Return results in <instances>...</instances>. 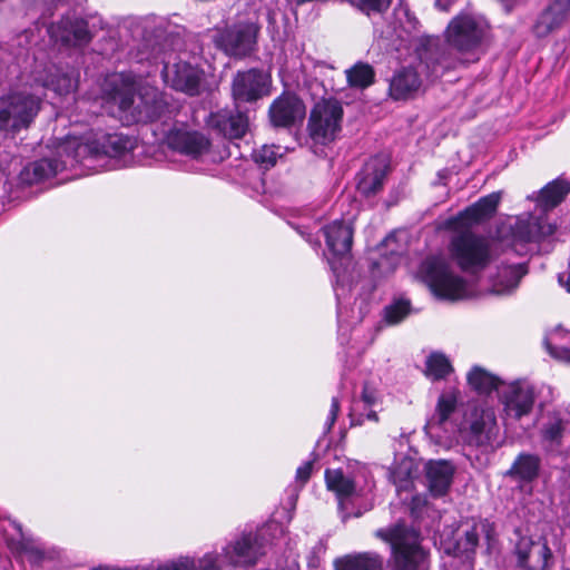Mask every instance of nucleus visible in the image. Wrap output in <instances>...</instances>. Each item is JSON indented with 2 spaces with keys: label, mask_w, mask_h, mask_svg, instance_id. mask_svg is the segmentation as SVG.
<instances>
[{
  "label": "nucleus",
  "mask_w": 570,
  "mask_h": 570,
  "mask_svg": "<svg viewBox=\"0 0 570 570\" xmlns=\"http://www.w3.org/2000/svg\"><path fill=\"white\" fill-rule=\"evenodd\" d=\"M394 23L382 31V37L390 46L401 49L414 48L413 62L397 68L389 79V97L394 101L414 99L422 90L423 79L435 80L445 71L455 68V61L445 53L438 42L430 37L419 38L414 32L419 21L407 8L400 6L394 9Z\"/></svg>",
  "instance_id": "1"
},
{
  "label": "nucleus",
  "mask_w": 570,
  "mask_h": 570,
  "mask_svg": "<svg viewBox=\"0 0 570 570\" xmlns=\"http://www.w3.org/2000/svg\"><path fill=\"white\" fill-rule=\"evenodd\" d=\"M141 24L144 40L137 50L136 60L151 67L146 75H151L161 66V77L168 87L190 97L199 96L205 90V72L177 52L181 38L176 26L156 16L146 17Z\"/></svg>",
  "instance_id": "2"
},
{
  "label": "nucleus",
  "mask_w": 570,
  "mask_h": 570,
  "mask_svg": "<svg viewBox=\"0 0 570 570\" xmlns=\"http://www.w3.org/2000/svg\"><path fill=\"white\" fill-rule=\"evenodd\" d=\"M78 82L79 71L75 67L36 62L20 88L0 96V132L13 136L29 128L47 90L67 96L76 91Z\"/></svg>",
  "instance_id": "3"
},
{
  "label": "nucleus",
  "mask_w": 570,
  "mask_h": 570,
  "mask_svg": "<svg viewBox=\"0 0 570 570\" xmlns=\"http://www.w3.org/2000/svg\"><path fill=\"white\" fill-rule=\"evenodd\" d=\"M500 198L499 193L489 194L445 220V228L455 232L448 245L449 254L463 272L478 274L497 257L494 242L470 228L491 218Z\"/></svg>",
  "instance_id": "4"
},
{
  "label": "nucleus",
  "mask_w": 570,
  "mask_h": 570,
  "mask_svg": "<svg viewBox=\"0 0 570 570\" xmlns=\"http://www.w3.org/2000/svg\"><path fill=\"white\" fill-rule=\"evenodd\" d=\"M100 106L129 126L156 120L164 101L157 88L138 85L131 75L121 72L105 79Z\"/></svg>",
  "instance_id": "5"
},
{
  "label": "nucleus",
  "mask_w": 570,
  "mask_h": 570,
  "mask_svg": "<svg viewBox=\"0 0 570 570\" xmlns=\"http://www.w3.org/2000/svg\"><path fill=\"white\" fill-rule=\"evenodd\" d=\"M136 144L135 138L121 132L99 131L85 141L69 139L68 149L72 147V159L87 168L119 169L131 163Z\"/></svg>",
  "instance_id": "6"
},
{
  "label": "nucleus",
  "mask_w": 570,
  "mask_h": 570,
  "mask_svg": "<svg viewBox=\"0 0 570 570\" xmlns=\"http://www.w3.org/2000/svg\"><path fill=\"white\" fill-rule=\"evenodd\" d=\"M330 256L327 262L335 276L333 288L337 301L338 340L346 343L343 325L344 301L352 292V282L346 275L345 262H350L353 245L354 226L352 220L335 219L322 228Z\"/></svg>",
  "instance_id": "7"
},
{
  "label": "nucleus",
  "mask_w": 570,
  "mask_h": 570,
  "mask_svg": "<svg viewBox=\"0 0 570 570\" xmlns=\"http://www.w3.org/2000/svg\"><path fill=\"white\" fill-rule=\"evenodd\" d=\"M478 547H485L489 554L499 549L497 525L490 519L471 518L460 524L455 539L445 547V551L452 554L450 567L454 568L460 562L463 570H472Z\"/></svg>",
  "instance_id": "8"
},
{
  "label": "nucleus",
  "mask_w": 570,
  "mask_h": 570,
  "mask_svg": "<svg viewBox=\"0 0 570 570\" xmlns=\"http://www.w3.org/2000/svg\"><path fill=\"white\" fill-rule=\"evenodd\" d=\"M375 535L391 544L392 570H428L430 553L417 530L399 523L376 530Z\"/></svg>",
  "instance_id": "9"
},
{
  "label": "nucleus",
  "mask_w": 570,
  "mask_h": 570,
  "mask_svg": "<svg viewBox=\"0 0 570 570\" xmlns=\"http://www.w3.org/2000/svg\"><path fill=\"white\" fill-rule=\"evenodd\" d=\"M487 30L488 26L482 19L471 14H460L451 20L445 32L448 45L456 50L460 58L453 57L444 46L438 45L455 61V67L460 62H475L482 53V43L487 36ZM434 40L439 42L436 39Z\"/></svg>",
  "instance_id": "10"
},
{
  "label": "nucleus",
  "mask_w": 570,
  "mask_h": 570,
  "mask_svg": "<svg viewBox=\"0 0 570 570\" xmlns=\"http://www.w3.org/2000/svg\"><path fill=\"white\" fill-rule=\"evenodd\" d=\"M417 275L440 299L459 301L470 294L465 278L459 275L442 255L428 256L421 263Z\"/></svg>",
  "instance_id": "11"
},
{
  "label": "nucleus",
  "mask_w": 570,
  "mask_h": 570,
  "mask_svg": "<svg viewBox=\"0 0 570 570\" xmlns=\"http://www.w3.org/2000/svg\"><path fill=\"white\" fill-rule=\"evenodd\" d=\"M282 531L278 523L271 522L255 531L242 532L222 549L225 563L234 567L254 566L265 553L266 546L272 543L269 537Z\"/></svg>",
  "instance_id": "12"
},
{
  "label": "nucleus",
  "mask_w": 570,
  "mask_h": 570,
  "mask_svg": "<svg viewBox=\"0 0 570 570\" xmlns=\"http://www.w3.org/2000/svg\"><path fill=\"white\" fill-rule=\"evenodd\" d=\"M342 104L333 98L323 99L311 110L307 131L314 145L326 146L333 142L342 129Z\"/></svg>",
  "instance_id": "13"
},
{
  "label": "nucleus",
  "mask_w": 570,
  "mask_h": 570,
  "mask_svg": "<svg viewBox=\"0 0 570 570\" xmlns=\"http://www.w3.org/2000/svg\"><path fill=\"white\" fill-rule=\"evenodd\" d=\"M459 431L470 444L490 445L499 432L494 409L485 403L469 402Z\"/></svg>",
  "instance_id": "14"
},
{
  "label": "nucleus",
  "mask_w": 570,
  "mask_h": 570,
  "mask_svg": "<svg viewBox=\"0 0 570 570\" xmlns=\"http://www.w3.org/2000/svg\"><path fill=\"white\" fill-rule=\"evenodd\" d=\"M517 539L512 549L518 570H552L554 556L547 538L528 535L515 531Z\"/></svg>",
  "instance_id": "15"
},
{
  "label": "nucleus",
  "mask_w": 570,
  "mask_h": 570,
  "mask_svg": "<svg viewBox=\"0 0 570 570\" xmlns=\"http://www.w3.org/2000/svg\"><path fill=\"white\" fill-rule=\"evenodd\" d=\"M261 26L256 21H238L213 36L215 46L227 56L244 58L256 50Z\"/></svg>",
  "instance_id": "16"
},
{
  "label": "nucleus",
  "mask_w": 570,
  "mask_h": 570,
  "mask_svg": "<svg viewBox=\"0 0 570 570\" xmlns=\"http://www.w3.org/2000/svg\"><path fill=\"white\" fill-rule=\"evenodd\" d=\"M499 400L502 404L504 423L512 424L532 412L535 394L533 387L527 381L517 380L502 386Z\"/></svg>",
  "instance_id": "17"
},
{
  "label": "nucleus",
  "mask_w": 570,
  "mask_h": 570,
  "mask_svg": "<svg viewBox=\"0 0 570 570\" xmlns=\"http://www.w3.org/2000/svg\"><path fill=\"white\" fill-rule=\"evenodd\" d=\"M164 142L170 150L191 159L202 158L210 147V141L204 134L193 130L183 122L171 126L165 135Z\"/></svg>",
  "instance_id": "18"
},
{
  "label": "nucleus",
  "mask_w": 570,
  "mask_h": 570,
  "mask_svg": "<svg viewBox=\"0 0 570 570\" xmlns=\"http://www.w3.org/2000/svg\"><path fill=\"white\" fill-rule=\"evenodd\" d=\"M271 77L257 68L237 71L232 81L236 102H255L269 94Z\"/></svg>",
  "instance_id": "19"
},
{
  "label": "nucleus",
  "mask_w": 570,
  "mask_h": 570,
  "mask_svg": "<svg viewBox=\"0 0 570 570\" xmlns=\"http://www.w3.org/2000/svg\"><path fill=\"white\" fill-rule=\"evenodd\" d=\"M50 37L65 46L83 47L92 38L88 21L76 12H67L48 29Z\"/></svg>",
  "instance_id": "20"
},
{
  "label": "nucleus",
  "mask_w": 570,
  "mask_h": 570,
  "mask_svg": "<svg viewBox=\"0 0 570 570\" xmlns=\"http://www.w3.org/2000/svg\"><path fill=\"white\" fill-rule=\"evenodd\" d=\"M389 170L390 164L385 156L371 157L356 175L357 193L366 199L379 195L384 188Z\"/></svg>",
  "instance_id": "21"
},
{
  "label": "nucleus",
  "mask_w": 570,
  "mask_h": 570,
  "mask_svg": "<svg viewBox=\"0 0 570 570\" xmlns=\"http://www.w3.org/2000/svg\"><path fill=\"white\" fill-rule=\"evenodd\" d=\"M458 400L459 392L454 390L440 395L435 412L429 417L425 424V430L431 436L441 438V431L450 434H454L459 431L460 425L452 420L456 410Z\"/></svg>",
  "instance_id": "22"
},
{
  "label": "nucleus",
  "mask_w": 570,
  "mask_h": 570,
  "mask_svg": "<svg viewBox=\"0 0 570 570\" xmlns=\"http://www.w3.org/2000/svg\"><path fill=\"white\" fill-rule=\"evenodd\" d=\"M570 17V0L551 1L535 18L531 31L544 39L563 28Z\"/></svg>",
  "instance_id": "23"
},
{
  "label": "nucleus",
  "mask_w": 570,
  "mask_h": 570,
  "mask_svg": "<svg viewBox=\"0 0 570 570\" xmlns=\"http://www.w3.org/2000/svg\"><path fill=\"white\" fill-rule=\"evenodd\" d=\"M305 114L304 102L294 94L281 95L268 109L271 122L277 128H291L301 124Z\"/></svg>",
  "instance_id": "24"
},
{
  "label": "nucleus",
  "mask_w": 570,
  "mask_h": 570,
  "mask_svg": "<svg viewBox=\"0 0 570 570\" xmlns=\"http://www.w3.org/2000/svg\"><path fill=\"white\" fill-rule=\"evenodd\" d=\"M62 150L67 155L66 160H59L57 158H42L24 166L19 174L20 183L26 185L41 183L56 176L68 166H73L77 164L71 157L72 147L68 149V141L62 147Z\"/></svg>",
  "instance_id": "25"
},
{
  "label": "nucleus",
  "mask_w": 570,
  "mask_h": 570,
  "mask_svg": "<svg viewBox=\"0 0 570 570\" xmlns=\"http://www.w3.org/2000/svg\"><path fill=\"white\" fill-rule=\"evenodd\" d=\"M223 553L209 551L199 558L180 556L157 566H138L134 570H223L225 566Z\"/></svg>",
  "instance_id": "26"
},
{
  "label": "nucleus",
  "mask_w": 570,
  "mask_h": 570,
  "mask_svg": "<svg viewBox=\"0 0 570 570\" xmlns=\"http://www.w3.org/2000/svg\"><path fill=\"white\" fill-rule=\"evenodd\" d=\"M541 459L539 455L528 452L520 453L505 472V476L517 483L521 489H532V484L540 475Z\"/></svg>",
  "instance_id": "27"
},
{
  "label": "nucleus",
  "mask_w": 570,
  "mask_h": 570,
  "mask_svg": "<svg viewBox=\"0 0 570 570\" xmlns=\"http://www.w3.org/2000/svg\"><path fill=\"white\" fill-rule=\"evenodd\" d=\"M208 126L226 138L237 139L245 135L248 119L239 111L220 109L209 115Z\"/></svg>",
  "instance_id": "28"
},
{
  "label": "nucleus",
  "mask_w": 570,
  "mask_h": 570,
  "mask_svg": "<svg viewBox=\"0 0 570 570\" xmlns=\"http://www.w3.org/2000/svg\"><path fill=\"white\" fill-rule=\"evenodd\" d=\"M567 421L560 413L549 412L543 415L539 428V439L544 451L559 452L566 435Z\"/></svg>",
  "instance_id": "29"
},
{
  "label": "nucleus",
  "mask_w": 570,
  "mask_h": 570,
  "mask_svg": "<svg viewBox=\"0 0 570 570\" xmlns=\"http://www.w3.org/2000/svg\"><path fill=\"white\" fill-rule=\"evenodd\" d=\"M455 468L446 460L429 461L425 464V476L430 493L443 497L448 493L454 476Z\"/></svg>",
  "instance_id": "30"
},
{
  "label": "nucleus",
  "mask_w": 570,
  "mask_h": 570,
  "mask_svg": "<svg viewBox=\"0 0 570 570\" xmlns=\"http://www.w3.org/2000/svg\"><path fill=\"white\" fill-rule=\"evenodd\" d=\"M528 273L524 264H508L501 262L497 267V273L491 279L492 291L499 295L510 294L514 291L521 278Z\"/></svg>",
  "instance_id": "31"
},
{
  "label": "nucleus",
  "mask_w": 570,
  "mask_h": 570,
  "mask_svg": "<svg viewBox=\"0 0 570 570\" xmlns=\"http://www.w3.org/2000/svg\"><path fill=\"white\" fill-rule=\"evenodd\" d=\"M384 559L376 552L352 553L335 560V570H383Z\"/></svg>",
  "instance_id": "32"
},
{
  "label": "nucleus",
  "mask_w": 570,
  "mask_h": 570,
  "mask_svg": "<svg viewBox=\"0 0 570 570\" xmlns=\"http://www.w3.org/2000/svg\"><path fill=\"white\" fill-rule=\"evenodd\" d=\"M569 193L570 183L566 179L557 178L539 191L535 200L543 210H549L558 206Z\"/></svg>",
  "instance_id": "33"
},
{
  "label": "nucleus",
  "mask_w": 570,
  "mask_h": 570,
  "mask_svg": "<svg viewBox=\"0 0 570 570\" xmlns=\"http://www.w3.org/2000/svg\"><path fill=\"white\" fill-rule=\"evenodd\" d=\"M554 233V226L542 224L539 219L529 217L519 219L515 224L514 235L523 243L537 242Z\"/></svg>",
  "instance_id": "34"
},
{
  "label": "nucleus",
  "mask_w": 570,
  "mask_h": 570,
  "mask_svg": "<svg viewBox=\"0 0 570 570\" xmlns=\"http://www.w3.org/2000/svg\"><path fill=\"white\" fill-rule=\"evenodd\" d=\"M468 383L476 393L485 395L493 391H498L500 393V390L504 385L498 376L476 365L469 372Z\"/></svg>",
  "instance_id": "35"
},
{
  "label": "nucleus",
  "mask_w": 570,
  "mask_h": 570,
  "mask_svg": "<svg viewBox=\"0 0 570 570\" xmlns=\"http://www.w3.org/2000/svg\"><path fill=\"white\" fill-rule=\"evenodd\" d=\"M325 482L328 490L336 493L341 507H343L345 500H350L354 494V483L341 470L327 469L325 471Z\"/></svg>",
  "instance_id": "36"
},
{
  "label": "nucleus",
  "mask_w": 570,
  "mask_h": 570,
  "mask_svg": "<svg viewBox=\"0 0 570 570\" xmlns=\"http://www.w3.org/2000/svg\"><path fill=\"white\" fill-rule=\"evenodd\" d=\"M568 332L558 326L547 334L544 345L548 353L556 360L570 363V346L566 345L564 338Z\"/></svg>",
  "instance_id": "37"
},
{
  "label": "nucleus",
  "mask_w": 570,
  "mask_h": 570,
  "mask_svg": "<svg viewBox=\"0 0 570 570\" xmlns=\"http://www.w3.org/2000/svg\"><path fill=\"white\" fill-rule=\"evenodd\" d=\"M345 73L348 85L354 88H367L375 79V71L373 67L362 61H358L350 69H346Z\"/></svg>",
  "instance_id": "38"
},
{
  "label": "nucleus",
  "mask_w": 570,
  "mask_h": 570,
  "mask_svg": "<svg viewBox=\"0 0 570 570\" xmlns=\"http://www.w3.org/2000/svg\"><path fill=\"white\" fill-rule=\"evenodd\" d=\"M425 373L434 381L445 379L452 371L449 358L441 353H432L425 363Z\"/></svg>",
  "instance_id": "39"
},
{
  "label": "nucleus",
  "mask_w": 570,
  "mask_h": 570,
  "mask_svg": "<svg viewBox=\"0 0 570 570\" xmlns=\"http://www.w3.org/2000/svg\"><path fill=\"white\" fill-rule=\"evenodd\" d=\"M380 411L374 406H361L356 410V400H353L348 413L351 426H361L367 421L377 423Z\"/></svg>",
  "instance_id": "40"
},
{
  "label": "nucleus",
  "mask_w": 570,
  "mask_h": 570,
  "mask_svg": "<svg viewBox=\"0 0 570 570\" xmlns=\"http://www.w3.org/2000/svg\"><path fill=\"white\" fill-rule=\"evenodd\" d=\"M410 313V302L397 299L384 308V321L389 325L402 322Z\"/></svg>",
  "instance_id": "41"
},
{
  "label": "nucleus",
  "mask_w": 570,
  "mask_h": 570,
  "mask_svg": "<svg viewBox=\"0 0 570 570\" xmlns=\"http://www.w3.org/2000/svg\"><path fill=\"white\" fill-rule=\"evenodd\" d=\"M279 149V146L264 145L253 151V159L264 169H268L276 164L277 158L281 156Z\"/></svg>",
  "instance_id": "42"
},
{
  "label": "nucleus",
  "mask_w": 570,
  "mask_h": 570,
  "mask_svg": "<svg viewBox=\"0 0 570 570\" xmlns=\"http://www.w3.org/2000/svg\"><path fill=\"white\" fill-rule=\"evenodd\" d=\"M400 256V249L391 248L389 256H382L381 259L371 264V274L375 277L381 274L392 273L397 265Z\"/></svg>",
  "instance_id": "43"
},
{
  "label": "nucleus",
  "mask_w": 570,
  "mask_h": 570,
  "mask_svg": "<svg viewBox=\"0 0 570 570\" xmlns=\"http://www.w3.org/2000/svg\"><path fill=\"white\" fill-rule=\"evenodd\" d=\"M355 400L356 410H358L361 406H374L382 410V400L379 391L367 383L364 384L360 397Z\"/></svg>",
  "instance_id": "44"
},
{
  "label": "nucleus",
  "mask_w": 570,
  "mask_h": 570,
  "mask_svg": "<svg viewBox=\"0 0 570 570\" xmlns=\"http://www.w3.org/2000/svg\"><path fill=\"white\" fill-rule=\"evenodd\" d=\"M392 0H360L361 9L366 14H371L372 12H382L386 10Z\"/></svg>",
  "instance_id": "45"
},
{
  "label": "nucleus",
  "mask_w": 570,
  "mask_h": 570,
  "mask_svg": "<svg viewBox=\"0 0 570 570\" xmlns=\"http://www.w3.org/2000/svg\"><path fill=\"white\" fill-rule=\"evenodd\" d=\"M27 560L32 564H40L45 560V551L36 546L24 544L21 549Z\"/></svg>",
  "instance_id": "46"
},
{
  "label": "nucleus",
  "mask_w": 570,
  "mask_h": 570,
  "mask_svg": "<svg viewBox=\"0 0 570 570\" xmlns=\"http://www.w3.org/2000/svg\"><path fill=\"white\" fill-rule=\"evenodd\" d=\"M340 412V401L337 397L332 399L331 407L324 424V433H328L333 428Z\"/></svg>",
  "instance_id": "47"
},
{
  "label": "nucleus",
  "mask_w": 570,
  "mask_h": 570,
  "mask_svg": "<svg viewBox=\"0 0 570 570\" xmlns=\"http://www.w3.org/2000/svg\"><path fill=\"white\" fill-rule=\"evenodd\" d=\"M426 505V498L421 494H415L412 497L410 502V511L414 519L421 517L423 508Z\"/></svg>",
  "instance_id": "48"
},
{
  "label": "nucleus",
  "mask_w": 570,
  "mask_h": 570,
  "mask_svg": "<svg viewBox=\"0 0 570 570\" xmlns=\"http://www.w3.org/2000/svg\"><path fill=\"white\" fill-rule=\"evenodd\" d=\"M312 469V461L304 462L302 465H299L296 470V481L301 482L302 484L306 483L311 476Z\"/></svg>",
  "instance_id": "49"
},
{
  "label": "nucleus",
  "mask_w": 570,
  "mask_h": 570,
  "mask_svg": "<svg viewBox=\"0 0 570 570\" xmlns=\"http://www.w3.org/2000/svg\"><path fill=\"white\" fill-rule=\"evenodd\" d=\"M558 282L561 286H563L570 293V272L569 273H560L558 275Z\"/></svg>",
  "instance_id": "50"
},
{
  "label": "nucleus",
  "mask_w": 570,
  "mask_h": 570,
  "mask_svg": "<svg viewBox=\"0 0 570 570\" xmlns=\"http://www.w3.org/2000/svg\"><path fill=\"white\" fill-rule=\"evenodd\" d=\"M298 233H299V234H301V235H302V236H303V237H304V238H305L309 244L314 245V246H315V247H317V248L321 246V244H320L318 239L313 240V237H312V234H311V233H306V232L301 230V229H298Z\"/></svg>",
  "instance_id": "51"
},
{
  "label": "nucleus",
  "mask_w": 570,
  "mask_h": 570,
  "mask_svg": "<svg viewBox=\"0 0 570 570\" xmlns=\"http://www.w3.org/2000/svg\"><path fill=\"white\" fill-rule=\"evenodd\" d=\"M289 504L292 507H295V503H296V500H297V490L296 488H291L289 489Z\"/></svg>",
  "instance_id": "52"
},
{
  "label": "nucleus",
  "mask_w": 570,
  "mask_h": 570,
  "mask_svg": "<svg viewBox=\"0 0 570 570\" xmlns=\"http://www.w3.org/2000/svg\"><path fill=\"white\" fill-rule=\"evenodd\" d=\"M395 242H396V237L394 235H389L382 242V246L389 247Z\"/></svg>",
  "instance_id": "53"
},
{
  "label": "nucleus",
  "mask_w": 570,
  "mask_h": 570,
  "mask_svg": "<svg viewBox=\"0 0 570 570\" xmlns=\"http://www.w3.org/2000/svg\"><path fill=\"white\" fill-rule=\"evenodd\" d=\"M375 285L370 283L368 286H367V291L368 292H372L374 289Z\"/></svg>",
  "instance_id": "54"
},
{
  "label": "nucleus",
  "mask_w": 570,
  "mask_h": 570,
  "mask_svg": "<svg viewBox=\"0 0 570 570\" xmlns=\"http://www.w3.org/2000/svg\"><path fill=\"white\" fill-rule=\"evenodd\" d=\"M78 104L85 106L87 104V101L82 99V100L78 101Z\"/></svg>",
  "instance_id": "55"
}]
</instances>
